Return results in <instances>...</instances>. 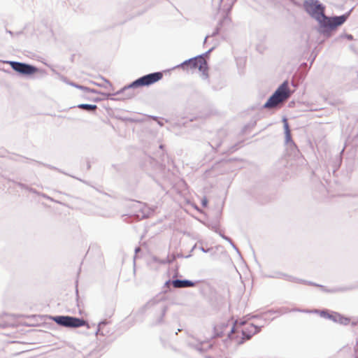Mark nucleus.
<instances>
[{
  "mask_svg": "<svg viewBox=\"0 0 358 358\" xmlns=\"http://www.w3.org/2000/svg\"><path fill=\"white\" fill-rule=\"evenodd\" d=\"M9 64L13 70L23 75H32L38 71L36 67L24 63L9 62Z\"/></svg>",
  "mask_w": 358,
  "mask_h": 358,
  "instance_id": "6",
  "label": "nucleus"
},
{
  "mask_svg": "<svg viewBox=\"0 0 358 358\" xmlns=\"http://www.w3.org/2000/svg\"><path fill=\"white\" fill-rule=\"evenodd\" d=\"M241 329L239 324H236L235 327L230 328V332L229 334V338L234 342L236 345L242 344L245 340L244 335L238 333V331Z\"/></svg>",
  "mask_w": 358,
  "mask_h": 358,
  "instance_id": "10",
  "label": "nucleus"
},
{
  "mask_svg": "<svg viewBox=\"0 0 358 358\" xmlns=\"http://www.w3.org/2000/svg\"><path fill=\"white\" fill-rule=\"evenodd\" d=\"M74 87L78 88V89H80L84 91V94L83 95V97L86 99H88V100H91V99L87 96L90 93H95L96 91L94 90H90L86 87H83V86H81V85H73Z\"/></svg>",
  "mask_w": 358,
  "mask_h": 358,
  "instance_id": "12",
  "label": "nucleus"
},
{
  "mask_svg": "<svg viewBox=\"0 0 358 358\" xmlns=\"http://www.w3.org/2000/svg\"><path fill=\"white\" fill-rule=\"evenodd\" d=\"M52 320L57 324L65 327L76 328L83 326L88 327V324L85 320L70 316H56L52 317Z\"/></svg>",
  "mask_w": 358,
  "mask_h": 358,
  "instance_id": "4",
  "label": "nucleus"
},
{
  "mask_svg": "<svg viewBox=\"0 0 358 358\" xmlns=\"http://www.w3.org/2000/svg\"><path fill=\"white\" fill-rule=\"evenodd\" d=\"M284 123H285L284 127H285V130L286 136H287V139H289L291 137V134H290V130H289V124L287 122V120H284Z\"/></svg>",
  "mask_w": 358,
  "mask_h": 358,
  "instance_id": "15",
  "label": "nucleus"
},
{
  "mask_svg": "<svg viewBox=\"0 0 358 358\" xmlns=\"http://www.w3.org/2000/svg\"><path fill=\"white\" fill-rule=\"evenodd\" d=\"M78 107L80 109L87 110H95L97 108L96 105H90L82 103L78 106Z\"/></svg>",
  "mask_w": 358,
  "mask_h": 358,
  "instance_id": "13",
  "label": "nucleus"
},
{
  "mask_svg": "<svg viewBox=\"0 0 358 358\" xmlns=\"http://www.w3.org/2000/svg\"><path fill=\"white\" fill-rule=\"evenodd\" d=\"M172 285L176 288H181V287H194L195 283L190 280H175L172 282Z\"/></svg>",
  "mask_w": 358,
  "mask_h": 358,
  "instance_id": "11",
  "label": "nucleus"
},
{
  "mask_svg": "<svg viewBox=\"0 0 358 358\" xmlns=\"http://www.w3.org/2000/svg\"><path fill=\"white\" fill-rule=\"evenodd\" d=\"M182 68L185 70L198 69L204 76H207L208 66L205 58L202 56L196 57L182 64Z\"/></svg>",
  "mask_w": 358,
  "mask_h": 358,
  "instance_id": "3",
  "label": "nucleus"
},
{
  "mask_svg": "<svg viewBox=\"0 0 358 358\" xmlns=\"http://www.w3.org/2000/svg\"><path fill=\"white\" fill-rule=\"evenodd\" d=\"M320 315L322 317H326V318H329V319H331V320H336L335 316L331 315L328 311H326V310H322L320 312Z\"/></svg>",
  "mask_w": 358,
  "mask_h": 358,
  "instance_id": "14",
  "label": "nucleus"
},
{
  "mask_svg": "<svg viewBox=\"0 0 358 358\" xmlns=\"http://www.w3.org/2000/svg\"><path fill=\"white\" fill-rule=\"evenodd\" d=\"M231 326L227 322L217 323L213 329V338H222L225 335L229 337Z\"/></svg>",
  "mask_w": 358,
  "mask_h": 358,
  "instance_id": "9",
  "label": "nucleus"
},
{
  "mask_svg": "<svg viewBox=\"0 0 358 358\" xmlns=\"http://www.w3.org/2000/svg\"><path fill=\"white\" fill-rule=\"evenodd\" d=\"M208 201L206 196H203L201 199V205L203 208H206L208 206Z\"/></svg>",
  "mask_w": 358,
  "mask_h": 358,
  "instance_id": "16",
  "label": "nucleus"
},
{
  "mask_svg": "<svg viewBox=\"0 0 358 358\" xmlns=\"http://www.w3.org/2000/svg\"><path fill=\"white\" fill-rule=\"evenodd\" d=\"M347 17L348 15H341L331 18L325 16L322 22V24L326 27L335 28L343 24Z\"/></svg>",
  "mask_w": 358,
  "mask_h": 358,
  "instance_id": "8",
  "label": "nucleus"
},
{
  "mask_svg": "<svg viewBox=\"0 0 358 358\" xmlns=\"http://www.w3.org/2000/svg\"><path fill=\"white\" fill-rule=\"evenodd\" d=\"M306 10L321 24L324 18V8L317 1H307L304 3Z\"/></svg>",
  "mask_w": 358,
  "mask_h": 358,
  "instance_id": "5",
  "label": "nucleus"
},
{
  "mask_svg": "<svg viewBox=\"0 0 358 358\" xmlns=\"http://www.w3.org/2000/svg\"><path fill=\"white\" fill-rule=\"evenodd\" d=\"M163 78V73L162 72H156L144 76L135 81H134L129 86L125 87L123 89V92H127L132 88L150 86L152 84L156 83Z\"/></svg>",
  "mask_w": 358,
  "mask_h": 358,
  "instance_id": "2",
  "label": "nucleus"
},
{
  "mask_svg": "<svg viewBox=\"0 0 358 358\" xmlns=\"http://www.w3.org/2000/svg\"><path fill=\"white\" fill-rule=\"evenodd\" d=\"M291 95L287 81H285L274 92V94L268 99L264 104V108H272L278 106L279 103L287 100Z\"/></svg>",
  "mask_w": 358,
  "mask_h": 358,
  "instance_id": "1",
  "label": "nucleus"
},
{
  "mask_svg": "<svg viewBox=\"0 0 358 358\" xmlns=\"http://www.w3.org/2000/svg\"><path fill=\"white\" fill-rule=\"evenodd\" d=\"M239 325L241 329L238 331V333L244 335L245 340L250 339L259 331L258 327L250 322H243Z\"/></svg>",
  "mask_w": 358,
  "mask_h": 358,
  "instance_id": "7",
  "label": "nucleus"
}]
</instances>
